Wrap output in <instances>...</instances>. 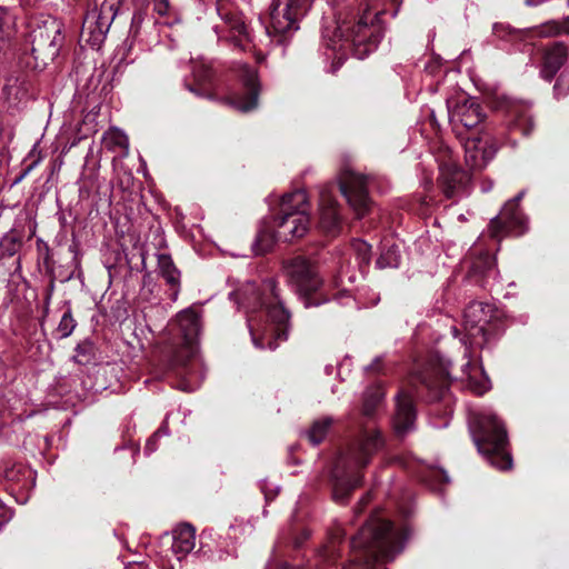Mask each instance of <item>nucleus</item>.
<instances>
[{"label":"nucleus","mask_w":569,"mask_h":569,"mask_svg":"<svg viewBox=\"0 0 569 569\" xmlns=\"http://www.w3.org/2000/svg\"><path fill=\"white\" fill-rule=\"evenodd\" d=\"M162 435H167V431L164 428H160L158 431H156L152 437H150L146 443L144 451L150 455L157 450L156 441L158 438H160Z\"/></svg>","instance_id":"41"},{"label":"nucleus","mask_w":569,"mask_h":569,"mask_svg":"<svg viewBox=\"0 0 569 569\" xmlns=\"http://www.w3.org/2000/svg\"><path fill=\"white\" fill-rule=\"evenodd\" d=\"M158 271L159 274L171 287V297L172 300H176L180 288V271L176 268L169 254H158Z\"/></svg>","instance_id":"29"},{"label":"nucleus","mask_w":569,"mask_h":569,"mask_svg":"<svg viewBox=\"0 0 569 569\" xmlns=\"http://www.w3.org/2000/svg\"><path fill=\"white\" fill-rule=\"evenodd\" d=\"M407 532L390 521L371 518L351 540L358 552L346 569H379V565L392 561L403 550Z\"/></svg>","instance_id":"4"},{"label":"nucleus","mask_w":569,"mask_h":569,"mask_svg":"<svg viewBox=\"0 0 569 569\" xmlns=\"http://www.w3.org/2000/svg\"><path fill=\"white\" fill-rule=\"evenodd\" d=\"M450 362L448 363V367L446 368V371H447V376L450 377V371H449V367H450Z\"/></svg>","instance_id":"53"},{"label":"nucleus","mask_w":569,"mask_h":569,"mask_svg":"<svg viewBox=\"0 0 569 569\" xmlns=\"http://www.w3.org/2000/svg\"><path fill=\"white\" fill-rule=\"evenodd\" d=\"M421 383H423L426 388L430 390V400L432 401L442 398L448 388V382L446 379H441V381L436 382L429 377H422Z\"/></svg>","instance_id":"38"},{"label":"nucleus","mask_w":569,"mask_h":569,"mask_svg":"<svg viewBox=\"0 0 569 569\" xmlns=\"http://www.w3.org/2000/svg\"><path fill=\"white\" fill-rule=\"evenodd\" d=\"M229 296L247 313L263 311L266 322L253 316L247 318L251 340L256 348L274 350L279 342L288 339L291 313L280 297L274 279H266L260 286L247 282Z\"/></svg>","instance_id":"2"},{"label":"nucleus","mask_w":569,"mask_h":569,"mask_svg":"<svg viewBox=\"0 0 569 569\" xmlns=\"http://www.w3.org/2000/svg\"><path fill=\"white\" fill-rule=\"evenodd\" d=\"M335 186H326L320 191L319 228L328 236L336 237L342 229V221L333 197Z\"/></svg>","instance_id":"21"},{"label":"nucleus","mask_w":569,"mask_h":569,"mask_svg":"<svg viewBox=\"0 0 569 569\" xmlns=\"http://www.w3.org/2000/svg\"><path fill=\"white\" fill-rule=\"evenodd\" d=\"M491 187H492V186H491V183H490V184L482 186V191H483V192H487V191H489V190L491 189Z\"/></svg>","instance_id":"48"},{"label":"nucleus","mask_w":569,"mask_h":569,"mask_svg":"<svg viewBox=\"0 0 569 569\" xmlns=\"http://www.w3.org/2000/svg\"><path fill=\"white\" fill-rule=\"evenodd\" d=\"M497 148L491 136L481 132L468 137L465 142V159L471 169L480 170L495 157Z\"/></svg>","instance_id":"18"},{"label":"nucleus","mask_w":569,"mask_h":569,"mask_svg":"<svg viewBox=\"0 0 569 569\" xmlns=\"http://www.w3.org/2000/svg\"><path fill=\"white\" fill-rule=\"evenodd\" d=\"M523 197L525 191L522 190L513 199L506 202L500 213L491 219L489 233L492 238L518 237L528 230L527 217L519 209V202Z\"/></svg>","instance_id":"14"},{"label":"nucleus","mask_w":569,"mask_h":569,"mask_svg":"<svg viewBox=\"0 0 569 569\" xmlns=\"http://www.w3.org/2000/svg\"><path fill=\"white\" fill-rule=\"evenodd\" d=\"M527 106L517 101H509L506 107V113L510 118V124L513 129H519L525 136L532 130V121L527 114Z\"/></svg>","instance_id":"28"},{"label":"nucleus","mask_w":569,"mask_h":569,"mask_svg":"<svg viewBox=\"0 0 569 569\" xmlns=\"http://www.w3.org/2000/svg\"><path fill=\"white\" fill-rule=\"evenodd\" d=\"M308 196L303 190H295L282 196L279 213L268 228L259 231L254 243L256 253L262 254L276 241H291L303 237L310 226Z\"/></svg>","instance_id":"5"},{"label":"nucleus","mask_w":569,"mask_h":569,"mask_svg":"<svg viewBox=\"0 0 569 569\" xmlns=\"http://www.w3.org/2000/svg\"><path fill=\"white\" fill-rule=\"evenodd\" d=\"M401 2L402 0H362L355 22H338L332 36L329 29H325L323 39L327 49L331 51L330 57L336 60L335 70L342 64L349 51L356 58L365 59L378 47L383 36L381 19L386 16L396 18Z\"/></svg>","instance_id":"1"},{"label":"nucleus","mask_w":569,"mask_h":569,"mask_svg":"<svg viewBox=\"0 0 569 569\" xmlns=\"http://www.w3.org/2000/svg\"><path fill=\"white\" fill-rule=\"evenodd\" d=\"M309 537V532L305 531L303 532V539H307Z\"/></svg>","instance_id":"54"},{"label":"nucleus","mask_w":569,"mask_h":569,"mask_svg":"<svg viewBox=\"0 0 569 569\" xmlns=\"http://www.w3.org/2000/svg\"><path fill=\"white\" fill-rule=\"evenodd\" d=\"M3 479L11 495L20 496L17 497V501L24 503L28 500V492L36 486V471L24 463L17 462L4 469Z\"/></svg>","instance_id":"20"},{"label":"nucleus","mask_w":569,"mask_h":569,"mask_svg":"<svg viewBox=\"0 0 569 569\" xmlns=\"http://www.w3.org/2000/svg\"><path fill=\"white\" fill-rule=\"evenodd\" d=\"M493 32L498 38L513 41L519 39V30L512 29L509 26L497 23L493 26Z\"/></svg>","instance_id":"40"},{"label":"nucleus","mask_w":569,"mask_h":569,"mask_svg":"<svg viewBox=\"0 0 569 569\" xmlns=\"http://www.w3.org/2000/svg\"><path fill=\"white\" fill-rule=\"evenodd\" d=\"M40 159H37L32 161L28 167L26 168L24 172L21 174V177L17 181H21L28 173H30L39 163Z\"/></svg>","instance_id":"45"},{"label":"nucleus","mask_w":569,"mask_h":569,"mask_svg":"<svg viewBox=\"0 0 569 569\" xmlns=\"http://www.w3.org/2000/svg\"><path fill=\"white\" fill-rule=\"evenodd\" d=\"M567 58V48L562 43L552 44L545 53L541 76L550 81L563 64Z\"/></svg>","instance_id":"25"},{"label":"nucleus","mask_w":569,"mask_h":569,"mask_svg":"<svg viewBox=\"0 0 569 569\" xmlns=\"http://www.w3.org/2000/svg\"><path fill=\"white\" fill-rule=\"evenodd\" d=\"M439 186L448 198H461L469 193V174L455 162L440 164Z\"/></svg>","instance_id":"19"},{"label":"nucleus","mask_w":569,"mask_h":569,"mask_svg":"<svg viewBox=\"0 0 569 569\" xmlns=\"http://www.w3.org/2000/svg\"><path fill=\"white\" fill-rule=\"evenodd\" d=\"M438 476L441 477V479L445 481V482H449V477L447 475V472L445 470H439L437 471Z\"/></svg>","instance_id":"46"},{"label":"nucleus","mask_w":569,"mask_h":569,"mask_svg":"<svg viewBox=\"0 0 569 569\" xmlns=\"http://www.w3.org/2000/svg\"><path fill=\"white\" fill-rule=\"evenodd\" d=\"M385 392L380 386H373L366 390L362 402V415L370 418L378 410Z\"/></svg>","instance_id":"32"},{"label":"nucleus","mask_w":569,"mask_h":569,"mask_svg":"<svg viewBox=\"0 0 569 569\" xmlns=\"http://www.w3.org/2000/svg\"><path fill=\"white\" fill-rule=\"evenodd\" d=\"M119 6L120 0H103L100 4L88 6L80 32L81 40L91 48L99 49L117 17Z\"/></svg>","instance_id":"12"},{"label":"nucleus","mask_w":569,"mask_h":569,"mask_svg":"<svg viewBox=\"0 0 569 569\" xmlns=\"http://www.w3.org/2000/svg\"><path fill=\"white\" fill-rule=\"evenodd\" d=\"M196 530L190 525H180L171 533H164L160 539L161 553L169 558L171 553L177 560H182L194 548Z\"/></svg>","instance_id":"17"},{"label":"nucleus","mask_w":569,"mask_h":569,"mask_svg":"<svg viewBox=\"0 0 569 569\" xmlns=\"http://www.w3.org/2000/svg\"><path fill=\"white\" fill-rule=\"evenodd\" d=\"M351 250L360 268L369 264L371 258V246L369 243L362 240H353Z\"/></svg>","instance_id":"36"},{"label":"nucleus","mask_w":569,"mask_h":569,"mask_svg":"<svg viewBox=\"0 0 569 569\" xmlns=\"http://www.w3.org/2000/svg\"><path fill=\"white\" fill-rule=\"evenodd\" d=\"M492 305L473 301L463 311L465 336L460 342L465 347L461 375L457 378L461 386L472 393L481 396L491 388L490 380L482 366L472 361L471 348H482L491 335L490 323L498 317Z\"/></svg>","instance_id":"3"},{"label":"nucleus","mask_w":569,"mask_h":569,"mask_svg":"<svg viewBox=\"0 0 569 569\" xmlns=\"http://www.w3.org/2000/svg\"><path fill=\"white\" fill-rule=\"evenodd\" d=\"M196 87L187 84L189 91L199 97L211 98L210 88L213 80V72L209 64L204 62L196 63L192 69Z\"/></svg>","instance_id":"27"},{"label":"nucleus","mask_w":569,"mask_h":569,"mask_svg":"<svg viewBox=\"0 0 569 569\" xmlns=\"http://www.w3.org/2000/svg\"><path fill=\"white\" fill-rule=\"evenodd\" d=\"M469 428L478 451L499 470H509L512 458L507 452L508 436L502 422L489 409L471 412Z\"/></svg>","instance_id":"7"},{"label":"nucleus","mask_w":569,"mask_h":569,"mask_svg":"<svg viewBox=\"0 0 569 569\" xmlns=\"http://www.w3.org/2000/svg\"><path fill=\"white\" fill-rule=\"evenodd\" d=\"M76 328V321L71 315V310L66 311L58 325L57 333L60 339L68 338Z\"/></svg>","instance_id":"39"},{"label":"nucleus","mask_w":569,"mask_h":569,"mask_svg":"<svg viewBox=\"0 0 569 569\" xmlns=\"http://www.w3.org/2000/svg\"><path fill=\"white\" fill-rule=\"evenodd\" d=\"M14 34V16L8 8L0 7V59L11 52Z\"/></svg>","instance_id":"26"},{"label":"nucleus","mask_w":569,"mask_h":569,"mask_svg":"<svg viewBox=\"0 0 569 569\" xmlns=\"http://www.w3.org/2000/svg\"><path fill=\"white\" fill-rule=\"evenodd\" d=\"M93 345L86 340L77 345L73 360L79 365H88L93 360Z\"/></svg>","instance_id":"37"},{"label":"nucleus","mask_w":569,"mask_h":569,"mask_svg":"<svg viewBox=\"0 0 569 569\" xmlns=\"http://www.w3.org/2000/svg\"><path fill=\"white\" fill-rule=\"evenodd\" d=\"M307 10V0H272L269 12L271 28L276 33L296 31Z\"/></svg>","instance_id":"15"},{"label":"nucleus","mask_w":569,"mask_h":569,"mask_svg":"<svg viewBox=\"0 0 569 569\" xmlns=\"http://www.w3.org/2000/svg\"><path fill=\"white\" fill-rule=\"evenodd\" d=\"M153 10L159 16H166L169 11V1L168 0H153Z\"/></svg>","instance_id":"42"},{"label":"nucleus","mask_w":569,"mask_h":569,"mask_svg":"<svg viewBox=\"0 0 569 569\" xmlns=\"http://www.w3.org/2000/svg\"><path fill=\"white\" fill-rule=\"evenodd\" d=\"M301 542H302V541H301L300 539H296V540H295V546H296V547H299V546L301 545Z\"/></svg>","instance_id":"51"},{"label":"nucleus","mask_w":569,"mask_h":569,"mask_svg":"<svg viewBox=\"0 0 569 569\" xmlns=\"http://www.w3.org/2000/svg\"><path fill=\"white\" fill-rule=\"evenodd\" d=\"M277 569H292L287 563L279 566Z\"/></svg>","instance_id":"49"},{"label":"nucleus","mask_w":569,"mask_h":569,"mask_svg":"<svg viewBox=\"0 0 569 569\" xmlns=\"http://www.w3.org/2000/svg\"><path fill=\"white\" fill-rule=\"evenodd\" d=\"M10 519L9 510L0 501V528Z\"/></svg>","instance_id":"43"},{"label":"nucleus","mask_w":569,"mask_h":569,"mask_svg":"<svg viewBox=\"0 0 569 569\" xmlns=\"http://www.w3.org/2000/svg\"><path fill=\"white\" fill-rule=\"evenodd\" d=\"M62 22L53 17L43 19L30 33L31 49L22 63L30 70H42L59 54L64 41Z\"/></svg>","instance_id":"9"},{"label":"nucleus","mask_w":569,"mask_h":569,"mask_svg":"<svg viewBox=\"0 0 569 569\" xmlns=\"http://www.w3.org/2000/svg\"><path fill=\"white\" fill-rule=\"evenodd\" d=\"M216 9L221 20V23L213 27L218 38L233 42L234 46L239 47L241 50H253L257 60L261 61L264 58L262 48L271 43L269 28L260 23V37L257 38L254 33L251 34L248 31L241 14L232 8L228 0H217Z\"/></svg>","instance_id":"8"},{"label":"nucleus","mask_w":569,"mask_h":569,"mask_svg":"<svg viewBox=\"0 0 569 569\" xmlns=\"http://www.w3.org/2000/svg\"><path fill=\"white\" fill-rule=\"evenodd\" d=\"M381 360H382L381 357H376L373 359V361L371 362V365L366 367V371H368V372H378L380 370Z\"/></svg>","instance_id":"44"},{"label":"nucleus","mask_w":569,"mask_h":569,"mask_svg":"<svg viewBox=\"0 0 569 569\" xmlns=\"http://www.w3.org/2000/svg\"><path fill=\"white\" fill-rule=\"evenodd\" d=\"M496 260L489 252H481L471 262V270L475 273L482 274L483 277H490L495 273Z\"/></svg>","instance_id":"35"},{"label":"nucleus","mask_w":569,"mask_h":569,"mask_svg":"<svg viewBox=\"0 0 569 569\" xmlns=\"http://www.w3.org/2000/svg\"><path fill=\"white\" fill-rule=\"evenodd\" d=\"M103 143L106 148L112 151H119L126 157L129 152V139L120 129H110L103 134Z\"/></svg>","instance_id":"30"},{"label":"nucleus","mask_w":569,"mask_h":569,"mask_svg":"<svg viewBox=\"0 0 569 569\" xmlns=\"http://www.w3.org/2000/svg\"><path fill=\"white\" fill-rule=\"evenodd\" d=\"M452 333L455 337H457L459 335V331L456 327L452 328Z\"/></svg>","instance_id":"50"},{"label":"nucleus","mask_w":569,"mask_h":569,"mask_svg":"<svg viewBox=\"0 0 569 569\" xmlns=\"http://www.w3.org/2000/svg\"><path fill=\"white\" fill-rule=\"evenodd\" d=\"M400 250L396 243L385 242L376 264L379 269L397 268L400 264Z\"/></svg>","instance_id":"31"},{"label":"nucleus","mask_w":569,"mask_h":569,"mask_svg":"<svg viewBox=\"0 0 569 569\" xmlns=\"http://www.w3.org/2000/svg\"><path fill=\"white\" fill-rule=\"evenodd\" d=\"M383 445L380 431L375 428H366L358 442L341 455L332 470L333 499L343 502L349 493L357 488L362 480L361 469L365 468L371 457Z\"/></svg>","instance_id":"6"},{"label":"nucleus","mask_w":569,"mask_h":569,"mask_svg":"<svg viewBox=\"0 0 569 569\" xmlns=\"http://www.w3.org/2000/svg\"><path fill=\"white\" fill-rule=\"evenodd\" d=\"M538 37H556L561 33L569 34V17L562 20H549L533 29Z\"/></svg>","instance_id":"33"},{"label":"nucleus","mask_w":569,"mask_h":569,"mask_svg":"<svg viewBox=\"0 0 569 569\" xmlns=\"http://www.w3.org/2000/svg\"><path fill=\"white\" fill-rule=\"evenodd\" d=\"M332 419L330 417H323L316 420L310 429L306 432L309 441L312 445H319L327 436Z\"/></svg>","instance_id":"34"},{"label":"nucleus","mask_w":569,"mask_h":569,"mask_svg":"<svg viewBox=\"0 0 569 569\" xmlns=\"http://www.w3.org/2000/svg\"><path fill=\"white\" fill-rule=\"evenodd\" d=\"M367 186V178L349 170L345 171L339 180L340 192L346 198L357 218H362L371 207Z\"/></svg>","instance_id":"16"},{"label":"nucleus","mask_w":569,"mask_h":569,"mask_svg":"<svg viewBox=\"0 0 569 569\" xmlns=\"http://www.w3.org/2000/svg\"><path fill=\"white\" fill-rule=\"evenodd\" d=\"M329 553H331V551L328 548H325L323 550L320 551L318 557L321 559H325V558L329 557Z\"/></svg>","instance_id":"47"},{"label":"nucleus","mask_w":569,"mask_h":569,"mask_svg":"<svg viewBox=\"0 0 569 569\" xmlns=\"http://www.w3.org/2000/svg\"><path fill=\"white\" fill-rule=\"evenodd\" d=\"M283 271L288 284L303 300L306 308L320 305L310 298L323 282L317 267L311 261L303 257H295L283 263Z\"/></svg>","instance_id":"11"},{"label":"nucleus","mask_w":569,"mask_h":569,"mask_svg":"<svg viewBox=\"0 0 569 569\" xmlns=\"http://www.w3.org/2000/svg\"><path fill=\"white\" fill-rule=\"evenodd\" d=\"M449 121L456 126L460 123L467 129L476 128L485 118L481 106L471 98H463L452 104L447 102Z\"/></svg>","instance_id":"23"},{"label":"nucleus","mask_w":569,"mask_h":569,"mask_svg":"<svg viewBox=\"0 0 569 569\" xmlns=\"http://www.w3.org/2000/svg\"><path fill=\"white\" fill-rule=\"evenodd\" d=\"M178 326L180 328L183 342L180 349L174 353L173 362L186 367L182 376L183 380L179 383V388L183 391H194L199 387L198 381L192 380L191 369H198L200 362L198 355V336L200 332V319L194 310L186 309L178 315Z\"/></svg>","instance_id":"10"},{"label":"nucleus","mask_w":569,"mask_h":569,"mask_svg":"<svg viewBox=\"0 0 569 569\" xmlns=\"http://www.w3.org/2000/svg\"><path fill=\"white\" fill-rule=\"evenodd\" d=\"M233 72L239 79L240 89L232 91L227 101L238 111L249 112L258 106L260 82L257 70L244 62H236Z\"/></svg>","instance_id":"13"},{"label":"nucleus","mask_w":569,"mask_h":569,"mask_svg":"<svg viewBox=\"0 0 569 569\" xmlns=\"http://www.w3.org/2000/svg\"><path fill=\"white\" fill-rule=\"evenodd\" d=\"M138 569H146L144 567H139Z\"/></svg>","instance_id":"55"},{"label":"nucleus","mask_w":569,"mask_h":569,"mask_svg":"<svg viewBox=\"0 0 569 569\" xmlns=\"http://www.w3.org/2000/svg\"><path fill=\"white\" fill-rule=\"evenodd\" d=\"M2 96L9 106L26 104L36 97L32 79L23 72L9 74L2 88Z\"/></svg>","instance_id":"22"},{"label":"nucleus","mask_w":569,"mask_h":569,"mask_svg":"<svg viewBox=\"0 0 569 569\" xmlns=\"http://www.w3.org/2000/svg\"><path fill=\"white\" fill-rule=\"evenodd\" d=\"M396 413L393 418V427L399 436H403L413 428L416 411L411 396L405 391H400L396 398Z\"/></svg>","instance_id":"24"},{"label":"nucleus","mask_w":569,"mask_h":569,"mask_svg":"<svg viewBox=\"0 0 569 569\" xmlns=\"http://www.w3.org/2000/svg\"><path fill=\"white\" fill-rule=\"evenodd\" d=\"M368 499H369V493L366 497L361 498V502H367Z\"/></svg>","instance_id":"52"}]
</instances>
